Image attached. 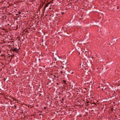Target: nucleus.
Here are the masks:
<instances>
[{
  "label": "nucleus",
  "instance_id": "obj_7",
  "mask_svg": "<svg viewBox=\"0 0 120 120\" xmlns=\"http://www.w3.org/2000/svg\"><path fill=\"white\" fill-rule=\"evenodd\" d=\"M14 54H12V55H11L10 56H9V57H11L12 58V57H14Z\"/></svg>",
  "mask_w": 120,
  "mask_h": 120
},
{
  "label": "nucleus",
  "instance_id": "obj_27",
  "mask_svg": "<svg viewBox=\"0 0 120 120\" xmlns=\"http://www.w3.org/2000/svg\"><path fill=\"white\" fill-rule=\"evenodd\" d=\"M39 115H41L42 114H39Z\"/></svg>",
  "mask_w": 120,
  "mask_h": 120
},
{
  "label": "nucleus",
  "instance_id": "obj_20",
  "mask_svg": "<svg viewBox=\"0 0 120 120\" xmlns=\"http://www.w3.org/2000/svg\"><path fill=\"white\" fill-rule=\"evenodd\" d=\"M38 11H40V9H39H39H38Z\"/></svg>",
  "mask_w": 120,
  "mask_h": 120
},
{
  "label": "nucleus",
  "instance_id": "obj_29",
  "mask_svg": "<svg viewBox=\"0 0 120 120\" xmlns=\"http://www.w3.org/2000/svg\"><path fill=\"white\" fill-rule=\"evenodd\" d=\"M117 9H119L118 8V7H117Z\"/></svg>",
  "mask_w": 120,
  "mask_h": 120
},
{
  "label": "nucleus",
  "instance_id": "obj_28",
  "mask_svg": "<svg viewBox=\"0 0 120 120\" xmlns=\"http://www.w3.org/2000/svg\"><path fill=\"white\" fill-rule=\"evenodd\" d=\"M73 72H72L71 73V74H73Z\"/></svg>",
  "mask_w": 120,
  "mask_h": 120
},
{
  "label": "nucleus",
  "instance_id": "obj_4",
  "mask_svg": "<svg viewBox=\"0 0 120 120\" xmlns=\"http://www.w3.org/2000/svg\"><path fill=\"white\" fill-rule=\"evenodd\" d=\"M52 65L53 66V67H57V66H56V65L57 66V65H56V63H55V62H52Z\"/></svg>",
  "mask_w": 120,
  "mask_h": 120
},
{
  "label": "nucleus",
  "instance_id": "obj_15",
  "mask_svg": "<svg viewBox=\"0 0 120 120\" xmlns=\"http://www.w3.org/2000/svg\"><path fill=\"white\" fill-rule=\"evenodd\" d=\"M90 103V102L88 101H86V102H85V104H87Z\"/></svg>",
  "mask_w": 120,
  "mask_h": 120
},
{
  "label": "nucleus",
  "instance_id": "obj_23",
  "mask_svg": "<svg viewBox=\"0 0 120 120\" xmlns=\"http://www.w3.org/2000/svg\"><path fill=\"white\" fill-rule=\"evenodd\" d=\"M53 76L54 77H55L56 76V75H53Z\"/></svg>",
  "mask_w": 120,
  "mask_h": 120
},
{
  "label": "nucleus",
  "instance_id": "obj_38",
  "mask_svg": "<svg viewBox=\"0 0 120 120\" xmlns=\"http://www.w3.org/2000/svg\"><path fill=\"white\" fill-rule=\"evenodd\" d=\"M94 82L93 83V84H94Z\"/></svg>",
  "mask_w": 120,
  "mask_h": 120
},
{
  "label": "nucleus",
  "instance_id": "obj_3",
  "mask_svg": "<svg viewBox=\"0 0 120 120\" xmlns=\"http://www.w3.org/2000/svg\"><path fill=\"white\" fill-rule=\"evenodd\" d=\"M19 49L20 48L17 49V48H15L12 49L13 51L14 52H16L17 53H18L19 52Z\"/></svg>",
  "mask_w": 120,
  "mask_h": 120
},
{
  "label": "nucleus",
  "instance_id": "obj_24",
  "mask_svg": "<svg viewBox=\"0 0 120 120\" xmlns=\"http://www.w3.org/2000/svg\"><path fill=\"white\" fill-rule=\"evenodd\" d=\"M62 15H63L64 14V12H62Z\"/></svg>",
  "mask_w": 120,
  "mask_h": 120
},
{
  "label": "nucleus",
  "instance_id": "obj_21",
  "mask_svg": "<svg viewBox=\"0 0 120 120\" xmlns=\"http://www.w3.org/2000/svg\"><path fill=\"white\" fill-rule=\"evenodd\" d=\"M39 96H41V94H40V93H39Z\"/></svg>",
  "mask_w": 120,
  "mask_h": 120
},
{
  "label": "nucleus",
  "instance_id": "obj_33",
  "mask_svg": "<svg viewBox=\"0 0 120 120\" xmlns=\"http://www.w3.org/2000/svg\"><path fill=\"white\" fill-rule=\"evenodd\" d=\"M23 113V112H22V113Z\"/></svg>",
  "mask_w": 120,
  "mask_h": 120
},
{
  "label": "nucleus",
  "instance_id": "obj_2",
  "mask_svg": "<svg viewBox=\"0 0 120 120\" xmlns=\"http://www.w3.org/2000/svg\"><path fill=\"white\" fill-rule=\"evenodd\" d=\"M62 64L63 65H64L65 67L67 65H68L69 64L68 60L65 59L63 61H62Z\"/></svg>",
  "mask_w": 120,
  "mask_h": 120
},
{
  "label": "nucleus",
  "instance_id": "obj_5",
  "mask_svg": "<svg viewBox=\"0 0 120 120\" xmlns=\"http://www.w3.org/2000/svg\"><path fill=\"white\" fill-rule=\"evenodd\" d=\"M52 44H54L55 45L57 44H58L57 42L56 41H52Z\"/></svg>",
  "mask_w": 120,
  "mask_h": 120
},
{
  "label": "nucleus",
  "instance_id": "obj_17",
  "mask_svg": "<svg viewBox=\"0 0 120 120\" xmlns=\"http://www.w3.org/2000/svg\"><path fill=\"white\" fill-rule=\"evenodd\" d=\"M7 78H4V81H5L6 80L7 81H8V80L7 79Z\"/></svg>",
  "mask_w": 120,
  "mask_h": 120
},
{
  "label": "nucleus",
  "instance_id": "obj_34",
  "mask_svg": "<svg viewBox=\"0 0 120 120\" xmlns=\"http://www.w3.org/2000/svg\"><path fill=\"white\" fill-rule=\"evenodd\" d=\"M81 18L79 19L81 20Z\"/></svg>",
  "mask_w": 120,
  "mask_h": 120
},
{
  "label": "nucleus",
  "instance_id": "obj_32",
  "mask_svg": "<svg viewBox=\"0 0 120 120\" xmlns=\"http://www.w3.org/2000/svg\"><path fill=\"white\" fill-rule=\"evenodd\" d=\"M113 109H112V111H113Z\"/></svg>",
  "mask_w": 120,
  "mask_h": 120
},
{
  "label": "nucleus",
  "instance_id": "obj_8",
  "mask_svg": "<svg viewBox=\"0 0 120 120\" xmlns=\"http://www.w3.org/2000/svg\"><path fill=\"white\" fill-rule=\"evenodd\" d=\"M63 83L64 84H66V81L65 80H63L62 81Z\"/></svg>",
  "mask_w": 120,
  "mask_h": 120
},
{
  "label": "nucleus",
  "instance_id": "obj_22",
  "mask_svg": "<svg viewBox=\"0 0 120 120\" xmlns=\"http://www.w3.org/2000/svg\"><path fill=\"white\" fill-rule=\"evenodd\" d=\"M60 73H63V72L62 71H60Z\"/></svg>",
  "mask_w": 120,
  "mask_h": 120
},
{
  "label": "nucleus",
  "instance_id": "obj_12",
  "mask_svg": "<svg viewBox=\"0 0 120 120\" xmlns=\"http://www.w3.org/2000/svg\"><path fill=\"white\" fill-rule=\"evenodd\" d=\"M49 4H46L45 5V6L44 7L45 8L47 7L48 5H49Z\"/></svg>",
  "mask_w": 120,
  "mask_h": 120
},
{
  "label": "nucleus",
  "instance_id": "obj_30",
  "mask_svg": "<svg viewBox=\"0 0 120 120\" xmlns=\"http://www.w3.org/2000/svg\"><path fill=\"white\" fill-rule=\"evenodd\" d=\"M23 41V39L22 40V41Z\"/></svg>",
  "mask_w": 120,
  "mask_h": 120
},
{
  "label": "nucleus",
  "instance_id": "obj_18",
  "mask_svg": "<svg viewBox=\"0 0 120 120\" xmlns=\"http://www.w3.org/2000/svg\"><path fill=\"white\" fill-rule=\"evenodd\" d=\"M36 0H32V1H31L32 2H33L34 1H35Z\"/></svg>",
  "mask_w": 120,
  "mask_h": 120
},
{
  "label": "nucleus",
  "instance_id": "obj_37",
  "mask_svg": "<svg viewBox=\"0 0 120 120\" xmlns=\"http://www.w3.org/2000/svg\"><path fill=\"white\" fill-rule=\"evenodd\" d=\"M64 100V99H62V100Z\"/></svg>",
  "mask_w": 120,
  "mask_h": 120
},
{
  "label": "nucleus",
  "instance_id": "obj_11",
  "mask_svg": "<svg viewBox=\"0 0 120 120\" xmlns=\"http://www.w3.org/2000/svg\"><path fill=\"white\" fill-rule=\"evenodd\" d=\"M52 17H55L56 16V14L53 13L52 14Z\"/></svg>",
  "mask_w": 120,
  "mask_h": 120
},
{
  "label": "nucleus",
  "instance_id": "obj_9",
  "mask_svg": "<svg viewBox=\"0 0 120 120\" xmlns=\"http://www.w3.org/2000/svg\"><path fill=\"white\" fill-rule=\"evenodd\" d=\"M21 13V12L20 11H19L18 12V14H16L15 15H18L19 14H20Z\"/></svg>",
  "mask_w": 120,
  "mask_h": 120
},
{
  "label": "nucleus",
  "instance_id": "obj_39",
  "mask_svg": "<svg viewBox=\"0 0 120 120\" xmlns=\"http://www.w3.org/2000/svg\"><path fill=\"white\" fill-rule=\"evenodd\" d=\"M119 89L120 90V88H119Z\"/></svg>",
  "mask_w": 120,
  "mask_h": 120
},
{
  "label": "nucleus",
  "instance_id": "obj_13",
  "mask_svg": "<svg viewBox=\"0 0 120 120\" xmlns=\"http://www.w3.org/2000/svg\"><path fill=\"white\" fill-rule=\"evenodd\" d=\"M106 88L105 87L103 86V88H101V89L102 90H103L104 89L106 90Z\"/></svg>",
  "mask_w": 120,
  "mask_h": 120
},
{
  "label": "nucleus",
  "instance_id": "obj_31",
  "mask_svg": "<svg viewBox=\"0 0 120 120\" xmlns=\"http://www.w3.org/2000/svg\"><path fill=\"white\" fill-rule=\"evenodd\" d=\"M89 104H87V105H88Z\"/></svg>",
  "mask_w": 120,
  "mask_h": 120
},
{
  "label": "nucleus",
  "instance_id": "obj_10",
  "mask_svg": "<svg viewBox=\"0 0 120 120\" xmlns=\"http://www.w3.org/2000/svg\"><path fill=\"white\" fill-rule=\"evenodd\" d=\"M45 8L44 7H43V9L42 11L43 13H44L45 12Z\"/></svg>",
  "mask_w": 120,
  "mask_h": 120
},
{
  "label": "nucleus",
  "instance_id": "obj_35",
  "mask_svg": "<svg viewBox=\"0 0 120 120\" xmlns=\"http://www.w3.org/2000/svg\"><path fill=\"white\" fill-rule=\"evenodd\" d=\"M64 69H66V68H64Z\"/></svg>",
  "mask_w": 120,
  "mask_h": 120
},
{
  "label": "nucleus",
  "instance_id": "obj_36",
  "mask_svg": "<svg viewBox=\"0 0 120 120\" xmlns=\"http://www.w3.org/2000/svg\"><path fill=\"white\" fill-rule=\"evenodd\" d=\"M46 109V108H45V109Z\"/></svg>",
  "mask_w": 120,
  "mask_h": 120
},
{
  "label": "nucleus",
  "instance_id": "obj_26",
  "mask_svg": "<svg viewBox=\"0 0 120 120\" xmlns=\"http://www.w3.org/2000/svg\"><path fill=\"white\" fill-rule=\"evenodd\" d=\"M120 86V84L119 85H117V86Z\"/></svg>",
  "mask_w": 120,
  "mask_h": 120
},
{
  "label": "nucleus",
  "instance_id": "obj_19",
  "mask_svg": "<svg viewBox=\"0 0 120 120\" xmlns=\"http://www.w3.org/2000/svg\"><path fill=\"white\" fill-rule=\"evenodd\" d=\"M64 67H65L64 66H63L62 67V68L63 69H64Z\"/></svg>",
  "mask_w": 120,
  "mask_h": 120
},
{
  "label": "nucleus",
  "instance_id": "obj_1",
  "mask_svg": "<svg viewBox=\"0 0 120 120\" xmlns=\"http://www.w3.org/2000/svg\"><path fill=\"white\" fill-rule=\"evenodd\" d=\"M74 26L72 25V24L71 23H70L69 22H68L67 23L65 24H64V26L66 28H67L68 27H69L70 26L71 27L73 26Z\"/></svg>",
  "mask_w": 120,
  "mask_h": 120
},
{
  "label": "nucleus",
  "instance_id": "obj_16",
  "mask_svg": "<svg viewBox=\"0 0 120 120\" xmlns=\"http://www.w3.org/2000/svg\"><path fill=\"white\" fill-rule=\"evenodd\" d=\"M56 84L58 86V85H59L60 84V82H56Z\"/></svg>",
  "mask_w": 120,
  "mask_h": 120
},
{
  "label": "nucleus",
  "instance_id": "obj_25",
  "mask_svg": "<svg viewBox=\"0 0 120 120\" xmlns=\"http://www.w3.org/2000/svg\"><path fill=\"white\" fill-rule=\"evenodd\" d=\"M64 28V27H62V30H63V29Z\"/></svg>",
  "mask_w": 120,
  "mask_h": 120
},
{
  "label": "nucleus",
  "instance_id": "obj_14",
  "mask_svg": "<svg viewBox=\"0 0 120 120\" xmlns=\"http://www.w3.org/2000/svg\"><path fill=\"white\" fill-rule=\"evenodd\" d=\"M14 107H15V108H17V109H18V110H19V108L18 107H16V105H15L14 106Z\"/></svg>",
  "mask_w": 120,
  "mask_h": 120
},
{
  "label": "nucleus",
  "instance_id": "obj_6",
  "mask_svg": "<svg viewBox=\"0 0 120 120\" xmlns=\"http://www.w3.org/2000/svg\"><path fill=\"white\" fill-rule=\"evenodd\" d=\"M44 4H43L42 5H40L39 6V9H40L41 8H42L43 6V5Z\"/></svg>",
  "mask_w": 120,
  "mask_h": 120
}]
</instances>
